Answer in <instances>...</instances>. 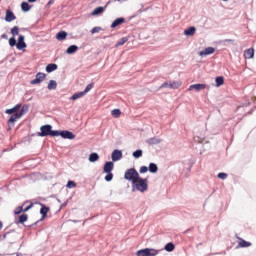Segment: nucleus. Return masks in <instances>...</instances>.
<instances>
[{
  "mask_svg": "<svg viewBox=\"0 0 256 256\" xmlns=\"http://www.w3.org/2000/svg\"><path fill=\"white\" fill-rule=\"evenodd\" d=\"M132 191H140V193H145L149 189V184L147 178H141L139 176L133 183H132Z\"/></svg>",
  "mask_w": 256,
  "mask_h": 256,
  "instance_id": "nucleus-1",
  "label": "nucleus"
},
{
  "mask_svg": "<svg viewBox=\"0 0 256 256\" xmlns=\"http://www.w3.org/2000/svg\"><path fill=\"white\" fill-rule=\"evenodd\" d=\"M26 113H29V106L23 105L18 113L11 115L8 119L9 129H13V127H15V121H17V119H21Z\"/></svg>",
  "mask_w": 256,
  "mask_h": 256,
  "instance_id": "nucleus-2",
  "label": "nucleus"
},
{
  "mask_svg": "<svg viewBox=\"0 0 256 256\" xmlns=\"http://www.w3.org/2000/svg\"><path fill=\"white\" fill-rule=\"evenodd\" d=\"M139 177V172H137L135 168H130L124 173V179H126V181H132V184L135 183V180Z\"/></svg>",
  "mask_w": 256,
  "mask_h": 256,
  "instance_id": "nucleus-3",
  "label": "nucleus"
},
{
  "mask_svg": "<svg viewBox=\"0 0 256 256\" xmlns=\"http://www.w3.org/2000/svg\"><path fill=\"white\" fill-rule=\"evenodd\" d=\"M137 256H157L159 255V250L153 248H145L137 251Z\"/></svg>",
  "mask_w": 256,
  "mask_h": 256,
  "instance_id": "nucleus-4",
  "label": "nucleus"
},
{
  "mask_svg": "<svg viewBox=\"0 0 256 256\" xmlns=\"http://www.w3.org/2000/svg\"><path fill=\"white\" fill-rule=\"evenodd\" d=\"M53 129V126L50 124H46L41 126L40 131L38 132V137H51V130Z\"/></svg>",
  "mask_w": 256,
  "mask_h": 256,
  "instance_id": "nucleus-5",
  "label": "nucleus"
},
{
  "mask_svg": "<svg viewBox=\"0 0 256 256\" xmlns=\"http://www.w3.org/2000/svg\"><path fill=\"white\" fill-rule=\"evenodd\" d=\"M38 205H40L41 209H40V215H42L41 219L39 221H43V219H45V217H47V213L49 211H51V208L47 207L45 204L39 202ZM39 221H37L34 225H37V223H39Z\"/></svg>",
  "mask_w": 256,
  "mask_h": 256,
  "instance_id": "nucleus-6",
  "label": "nucleus"
},
{
  "mask_svg": "<svg viewBox=\"0 0 256 256\" xmlns=\"http://www.w3.org/2000/svg\"><path fill=\"white\" fill-rule=\"evenodd\" d=\"M45 77H47L46 73L39 72L36 74V78L34 80H32L30 83H31V85H39V83L43 82Z\"/></svg>",
  "mask_w": 256,
  "mask_h": 256,
  "instance_id": "nucleus-7",
  "label": "nucleus"
},
{
  "mask_svg": "<svg viewBox=\"0 0 256 256\" xmlns=\"http://www.w3.org/2000/svg\"><path fill=\"white\" fill-rule=\"evenodd\" d=\"M111 159L113 162L121 161V159H123V152L121 150L115 149L112 152Z\"/></svg>",
  "mask_w": 256,
  "mask_h": 256,
  "instance_id": "nucleus-8",
  "label": "nucleus"
},
{
  "mask_svg": "<svg viewBox=\"0 0 256 256\" xmlns=\"http://www.w3.org/2000/svg\"><path fill=\"white\" fill-rule=\"evenodd\" d=\"M16 47L19 51H22V49L27 48V43H25V36L19 35Z\"/></svg>",
  "mask_w": 256,
  "mask_h": 256,
  "instance_id": "nucleus-9",
  "label": "nucleus"
},
{
  "mask_svg": "<svg viewBox=\"0 0 256 256\" xmlns=\"http://www.w3.org/2000/svg\"><path fill=\"white\" fill-rule=\"evenodd\" d=\"M113 169H115V164L111 161H108L104 164L103 172L112 173Z\"/></svg>",
  "mask_w": 256,
  "mask_h": 256,
  "instance_id": "nucleus-10",
  "label": "nucleus"
},
{
  "mask_svg": "<svg viewBox=\"0 0 256 256\" xmlns=\"http://www.w3.org/2000/svg\"><path fill=\"white\" fill-rule=\"evenodd\" d=\"M109 3H110V2H108L105 7H103V6L97 7L96 9H94V10L92 11L91 15H92L93 17H95V16H97V15L103 14L104 11H105V9H107V5H109Z\"/></svg>",
  "mask_w": 256,
  "mask_h": 256,
  "instance_id": "nucleus-11",
  "label": "nucleus"
},
{
  "mask_svg": "<svg viewBox=\"0 0 256 256\" xmlns=\"http://www.w3.org/2000/svg\"><path fill=\"white\" fill-rule=\"evenodd\" d=\"M17 19V16H15V13L11 10H6V16H5V21L7 23H11V21H15Z\"/></svg>",
  "mask_w": 256,
  "mask_h": 256,
  "instance_id": "nucleus-12",
  "label": "nucleus"
},
{
  "mask_svg": "<svg viewBox=\"0 0 256 256\" xmlns=\"http://www.w3.org/2000/svg\"><path fill=\"white\" fill-rule=\"evenodd\" d=\"M162 88H167L169 87V89H179V87H181V82H173V83H167L164 82L161 86Z\"/></svg>",
  "mask_w": 256,
  "mask_h": 256,
  "instance_id": "nucleus-13",
  "label": "nucleus"
},
{
  "mask_svg": "<svg viewBox=\"0 0 256 256\" xmlns=\"http://www.w3.org/2000/svg\"><path fill=\"white\" fill-rule=\"evenodd\" d=\"M193 89H195V91H203V89H207V85L205 84H192L189 86L188 91H193Z\"/></svg>",
  "mask_w": 256,
  "mask_h": 256,
  "instance_id": "nucleus-14",
  "label": "nucleus"
},
{
  "mask_svg": "<svg viewBox=\"0 0 256 256\" xmlns=\"http://www.w3.org/2000/svg\"><path fill=\"white\" fill-rule=\"evenodd\" d=\"M62 139H70V140H73L75 139V134H73V132L69 131V130H63L61 132V136Z\"/></svg>",
  "mask_w": 256,
  "mask_h": 256,
  "instance_id": "nucleus-15",
  "label": "nucleus"
},
{
  "mask_svg": "<svg viewBox=\"0 0 256 256\" xmlns=\"http://www.w3.org/2000/svg\"><path fill=\"white\" fill-rule=\"evenodd\" d=\"M213 53H215V48L213 47H207L205 48L203 51L199 52V56L200 57H204L206 55H213Z\"/></svg>",
  "mask_w": 256,
  "mask_h": 256,
  "instance_id": "nucleus-16",
  "label": "nucleus"
},
{
  "mask_svg": "<svg viewBox=\"0 0 256 256\" xmlns=\"http://www.w3.org/2000/svg\"><path fill=\"white\" fill-rule=\"evenodd\" d=\"M196 31H197V28H195V26H190L189 28L184 30V35H186V37H193Z\"/></svg>",
  "mask_w": 256,
  "mask_h": 256,
  "instance_id": "nucleus-17",
  "label": "nucleus"
},
{
  "mask_svg": "<svg viewBox=\"0 0 256 256\" xmlns=\"http://www.w3.org/2000/svg\"><path fill=\"white\" fill-rule=\"evenodd\" d=\"M21 109V104H17L16 106H14L13 108L11 109H7L5 111V113L7 115H15L16 113H19V110Z\"/></svg>",
  "mask_w": 256,
  "mask_h": 256,
  "instance_id": "nucleus-18",
  "label": "nucleus"
},
{
  "mask_svg": "<svg viewBox=\"0 0 256 256\" xmlns=\"http://www.w3.org/2000/svg\"><path fill=\"white\" fill-rule=\"evenodd\" d=\"M245 59H253L255 57V50L253 48H249L244 52Z\"/></svg>",
  "mask_w": 256,
  "mask_h": 256,
  "instance_id": "nucleus-19",
  "label": "nucleus"
},
{
  "mask_svg": "<svg viewBox=\"0 0 256 256\" xmlns=\"http://www.w3.org/2000/svg\"><path fill=\"white\" fill-rule=\"evenodd\" d=\"M123 23H125V18H117L111 24V29H115V27H119V25H123Z\"/></svg>",
  "mask_w": 256,
  "mask_h": 256,
  "instance_id": "nucleus-20",
  "label": "nucleus"
},
{
  "mask_svg": "<svg viewBox=\"0 0 256 256\" xmlns=\"http://www.w3.org/2000/svg\"><path fill=\"white\" fill-rule=\"evenodd\" d=\"M81 97H85V92H76L70 97V101H77V99H81Z\"/></svg>",
  "mask_w": 256,
  "mask_h": 256,
  "instance_id": "nucleus-21",
  "label": "nucleus"
},
{
  "mask_svg": "<svg viewBox=\"0 0 256 256\" xmlns=\"http://www.w3.org/2000/svg\"><path fill=\"white\" fill-rule=\"evenodd\" d=\"M79 50V47L77 45H71L67 48L66 53L68 55H73V53H77Z\"/></svg>",
  "mask_w": 256,
  "mask_h": 256,
  "instance_id": "nucleus-22",
  "label": "nucleus"
},
{
  "mask_svg": "<svg viewBox=\"0 0 256 256\" xmlns=\"http://www.w3.org/2000/svg\"><path fill=\"white\" fill-rule=\"evenodd\" d=\"M148 145H159L161 143V139L157 137L149 138L147 141Z\"/></svg>",
  "mask_w": 256,
  "mask_h": 256,
  "instance_id": "nucleus-23",
  "label": "nucleus"
},
{
  "mask_svg": "<svg viewBox=\"0 0 256 256\" xmlns=\"http://www.w3.org/2000/svg\"><path fill=\"white\" fill-rule=\"evenodd\" d=\"M56 39L58 41H64V39H67V32H65V31L58 32L56 35Z\"/></svg>",
  "mask_w": 256,
  "mask_h": 256,
  "instance_id": "nucleus-24",
  "label": "nucleus"
},
{
  "mask_svg": "<svg viewBox=\"0 0 256 256\" xmlns=\"http://www.w3.org/2000/svg\"><path fill=\"white\" fill-rule=\"evenodd\" d=\"M88 160L90 161V163H95L99 161V154H97L96 152L91 153Z\"/></svg>",
  "mask_w": 256,
  "mask_h": 256,
  "instance_id": "nucleus-25",
  "label": "nucleus"
},
{
  "mask_svg": "<svg viewBox=\"0 0 256 256\" xmlns=\"http://www.w3.org/2000/svg\"><path fill=\"white\" fill-rule=\"evenodd\" d=\"M53 71H57V64L51 63L46 66L47 73H53Z\"/></svg>",
  "mask_w": 256,
  "mask_h": 256,
  "instance_id": "nucleus-26",
  "label": "nucleus"
},
{
  "mask_svg": "<svg viewBox=\"0 0 256 256\" xmlns=\"http://www.w3.org/2000/svg\"><path fill=\"white\" fill-rule=\"evenodd\" d=\"M148 171H150V173H157V171H159V167L155 163H150Z\"/></svg>",
  "mask_w": 256,
  "mask_h": 256,
  "instance_id": "nucleus-27",
  "label": "nucleus"
},
{
  "mask_svg": "<svg viewBox=\"0 0 256 256\" xmlns=\"http://www.w3.org/2000/svg\"><path fill=\"white\" fill-rule=\"evenodd\" d=\"M165 251H167L168 253H171L172 251H175V244H173L172 242H169L165 245L164 247Z\"/></svg>",
  "mask_w": 256,
  "mask_h": 256,
  "instance_id": "nucleus-28",
  "label": "nucleus"
},
{
  "mask_svg": "<svg viewBox=\"0 0 256 256\" xmlns=\"http://www.w3.org/2000/svg\"><path fill=\"white\" fill-rule=\"evenodd\" d=\"M55 89H57V81L50 80V82L48 83V90L55 91Z\"/></svg>",
  "mask_w": 256,
  "mask_h": 256,
  "instance_id": "nucleus-29",
  "label": "nucleus"
},
{
  "mask_svg": "<svg viewBox=\"0 0 256 256\" xmlns=\"http://www.w3.org/2000/svg\"><path fill=\"white\" fill-rule=\"evenodd\" d=\"M21 9L24 13L31 11V6L27 2H22Z\"/></svg>",
  "mask_w": 256,
  "mask_h": 256,
  "instance_id": "nucleus-30",
  "label": "nucleus"
},
{
  "mask_svg": "<svg viewBox=\"0 0 256 256\" xmlns=\"http://www.w3.org/2000/svg\"><path fill=\"white\" fill-rule=\"evenodd\" d=\"M132 157H134V159H139L140 157H143V150L138 149V150L134 151L132 153Z\"/></svg>",
  "mask_w": 256,
  "mask_h": 256,
  "instance_id": "nucleus-31",
  "label": "nucleus"
},
{
  "mask_svg": "<svg viewBox=\"0 0 256 256\" xmlns=\"http://www.w3.org/2000/svg\"><path fill=\"white\" fill-rule=\"evenodd\" d=\"M238 247H242V248L251 247V242H247L244 239L240 238V242L238 244Z\"/></svg>",
  "mask_w": 256,
  "mask_h": 256,
  "instance_id": "nucleus-32",
  "label": "nucleus"
},
{
  "mask_svg": "<svg viewBox=\"0 0 256 256\" xmlns=\"http://www.w3.org/2000/svg\"><path fill=\"white\" fill-rule=\"evenodd\" d=\"M127 41H129V38L127 37H123L120 40H118V42L116 43V47H121V45H125V43H127Z\"/></svg>",
  "mask_w": 256,
  "mask_h": 256,
  "instance_id": "nucleus-33",
  "label": "nucleus"
},
{
  "mask_svg": "<svg viewBox=\"0 0 256 256\" xmlns=\"http://www.w3.org/2000/svg\"><path fill=\"white\" fill-rule=\"evenodd\" d=\"M215 81H216L217 87H221V85H223V83H225V79L223 78V76L216 77Z\"/></svg>",
  "mask_w": 256,
  "mask_h": 256,
  "instance_id": "nucleus-34",
  "label": "nucleus"
},
{
  "mask_svg": "<svg viewBox=\"0 0 256 256\" xmlns=\"http://www.w3.org/2000/svg\"><path fill=\"white\" fill-rule=\"evenodd\" d=\"M112 117H115V119H118V117H121V110L120 109H114L111 111Z\"/></svg>",
  "mask_w": 256,
  "mask_h": 256,
  "instance_id": "nucleus-35",
  "label": "nucleus"
},
{
  "mask_svg": "<svg viewBox=\"0 0 256 256\" xmlns=\"http://www.w3.org/2000/svg\"><path fill=\"white\" fill-rule=\"evenodd\" d=\"M61 130H51L50 137H61Z\"/></svg>",
  "mask_w": 256,
  "mask_h": 256,
  "instance_id": "nucleus-36",
  "label": "nucleus"
},
{
  "mask_svg": "<svg viewBox=\"0 0 256 256\" xmlns=\"http://www.w3.org/2000/svg\"><path fill=\"white\" fill-rule=\"evenodd\" d=\"M11 35L13 37H17V35H19V26H14L12 29H11Z\"/></svg>",
  "mask_w": 256,
  "mask_h": 256,
  "instance_id": "nucleus-37",
  "label": "nucleus"
},
{
  "mask_svg": "<svg viewBox=\"0 0 256 256\" xmlns=\"http://www.w3.org/2000/svg\"><path fill=\"white\" fill-rule=\"evenodd\" d=\"M93 87H94V84H93V83L88 84V85L86 86V88L84 89V91H82V92L84 93V95H87V93H89V91H90L91 89H93Z\"/></svg>",
  "mask_w": 256,
  "mask_h": 256,
  "instance_id": "nucleus-38",
  "label": "nucleus"
},
{
  "mask_svg": "<svg viewBox=\"0 0 256 256\" xmlns=\"http://www.w3.org/2000/svg\"><path fill=\"white\" fill-rule=\"evenodd\" d=\"M27 219H28L27 214H22L19 216L18 223H25V221H27Z\"/></svg>",
  "mask_w": 256,
  "mask_h": 256,
  "instance_id": "nucleus-39",
  "label": "nucleus"
},
{
  "mask_svg": "<svg viewBox=\"0 0 256 256\" xmlns=\"http://www.w3.org/2000/svg\"><path fill=\"white\" fill-rule=\"evenodd\" d=\"M106 176H105V181L109 182V181H113V173L112 172H106Z\"/></svg>",
  "mask_w": 256,
  "mask_h": 256,
  "instance_id": "nucleus-40",
  "label": "nucleus"
},
{
  "mask_svg": "<svg viewBox=\"0 0 256 256\" xmlns=\"http://www.w3.org/2000/svg\"><path fill=\"white\" fill-rule=\"evenodd\" d=\"M9 45L10 47H15V45L17 46V40L15 39V37H11L9 39Z\"/></svg>",
  "mask_w": 256,
  "mask_h": 256,
  "instance_id": "nucleus-41",
  "label": "nucleus"
},
{
  "mask_svg": "<svg viewBox=\"0 0 256 256\" xmlns=\"http://www.w3.org/2000/svg\"><path fill=\"white\" fill-rule=\"evenodd\" d=\"M100 31H103V28L96 26L91 30L92 35H95V33H99Z\"/></svg>",
  "mask_w": 256,
  "mask_h": 256,
  "instance_id": "nucleus-42",
  "label": "nucleus"
},
{
  "mask_svg": "<svg viewBox=\"0 0 256 256\" xmlns=\"http://www.w3.org/2000/svg\"><path fill=\"white\" fill-rule=\"evenodd\" d=\"M66 187H68V189H73L74 187H77V183L74 181H68Z\"/></svg>",
  "mask_w": 256,
  "mask_h": 256,
  "instance_id": "nucleus-43",
  "label": "nucleus"
},
{
  "mask_svg": "<svg viewBox=\"0 0 256 256\" xmlns=\"http://www.w3.org/2000/svg\"><path fill=\"white\" fill-rule=\"evenodd\" d=\"M226 178H227V173L220 172V173L218 174V179L225 180Z\"/></svg>",
  "mask_w": 256,
  "mask_h": 256,
  "instance_id": "nucleus-44",
  "label": "nucleus"
},
{
  "mask_svg": "<svg viewBox=\"0 0 256 256\" xmlns=\"http://www.w3.org/2000/svg\"><path fill=\"white\" fill-rule=\"evenodd\" d=\"M148 171H149V167H147V166L140 167V173H147Z\"/></svg>",
  "mask_w": 256,
  "mask_h": 256,
  "instance_id": "nucleus-45",
  "label": "nucleus"
},
{
  "mask_svg": "<svg viewBox=\"0 0 256 256\" xmlns=\"http://www.w3.org/2000/svg\"><path fill=\"white\" fill-rule=\"evenodd\" d=\"M20 213H23V206H20L15 210V215H19Z\"/></svg>",
  "mask_w": 256,
  "mask_h": 256,
  "instance_id": "nucleus-46",
  "label": "nucleus"
},
{
  "mask_svg": "<svg viewBox=\"0 0 256 256\" xmlns=\"http://www.w3.org/2000/svg\"><path fill=\"white\" fill-rule=\"evenodd\" d=\"M233 41H235V40H233V39H225V40L222 41V43H233Z\"/></svg>",
  "mask_w": 256,
  "mask_h": 256,
  "instance_id": "nucleus-47",
  "label": "nucleus"
},
{
  "mask_svg": "<svg viewBox=\"0 0 256 256\" xmlns=\"http://www.w3.org/2000/svg\"><path fill=\"white\" fill-rule=\"evenodd\" d=\"M31 207H33V204H30L29 206H27V207L23 210V212H24V213H27V211H29V209H31Z\"/></svg>",
  "mask_w": 256,
  "mask_h": 256,
  "instance_id": "nucleus-48",
  "label": "nucleus"
},
{
  "mask_svg": "<svg viewBox=\"0 0 256 256\" xmlns=\"http://www.w3.org/2000/svg\"><path fill=\"white\" fill-rule=\"evenodd\" d=\"M54 3H55V0H49V2L47 3V6L49 7V6L53 5Z\"/></svg>",
  "mask_w": 256,
  "mask_h": 256,
  "instance_id": "nucleus-49",
  "label": "nucleus"
},
{
  "mask_svg": "<svg viewBox=\"0 0 256 256\" xmlns=\"http://www.w3.org/2000/svg\"><path fill=\"white\" fill-rule=\"evenodd\" d=\"M9 233H11V232H6V233H4L3 239H7V236L9 235Z\"/></svg>",
  "mask_w": 256,
  "mask_h": 256,
  "instance_id": "nucleus-50",
  "label": "nucleus"
},
{
  "mask_svg": "<svg viewBox=\"0 0 256 256\" xmlns=\"http://www.w3.org/2000/svg\"><path fill=\"white\" fill-rule=\"evenodd\" d=\"M1 38H2V39H8V36H7V34H2V35H1Z\"/></svg>",
  "mask_w": 256,
  "mask_h": 256,
  "instance_id": "nucleus-51",
  "label": "nucleus"
},
{
  "mask_svg": "<svg viewBox=\"0 0 256 256\" xmlns=\"http://www.w3.org/2000/svg\"><path fill=\"white\" fill-rule=\"evenodd\" d=\"M1 229H3V222L2 221H0V231H1Z\"/></svg>",
  "mask_w": 256,
  "mask_h": 256,
  "instance_id": "nucleus-52",
  "label": "nucleus"
},
{
  "mask_svg": "<svg viewBox=\"0 0 256 256\" xmlns=\"http://www.w3.org/2000/svg\"><path fill=\"white\" fill-rule=\"evenodd\" d=\"M37 0H28V3H35Z\"/></svg>",
  "mask_w": 256,
  "mask_h": 256,
  "instance_id": "nucleus-53",
  "label": "nucleus"
},
{
  "mask_svg": "<svg viewBox=\"0 0 256 256\" xmlns=\"http://www.w3.org/2000/svg\"><path fill=\"white\" fill-rule=\"evenodd\" d=\"M222 1H228V0H222Z\"/></svg>",
  "mask_w": 256,
  "mask_h": 256,
  "instance_id": "nucleus-54",
  "label": "nucleus"
},
{
  "mask_svg": "<svg viewBox=\"0 0 256 256\" xmlns=\"http://www.w3.org/2000/svg\"><path fill=\"white\" fill-rule=\"evenodd\" d=\"M117 1H121V0H117Z\"/></svg>",
  "mask_w": 256,
  "mask_h": 256,
  "instance_id": "nucleus-55",
  "label": "nucleus"
}]
</instances>
